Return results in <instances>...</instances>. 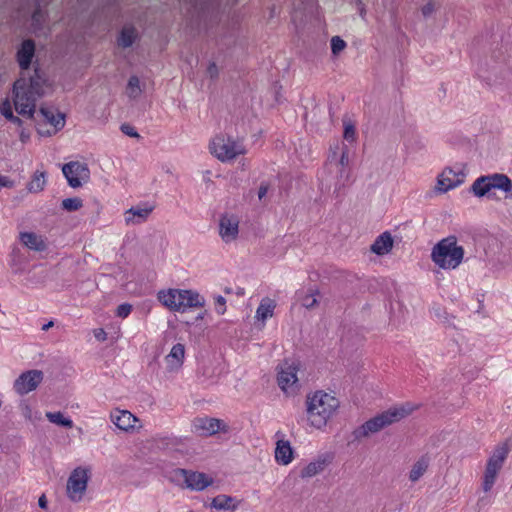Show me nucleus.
<instances>
[{
    "mask_svg": "<svg viewBox=\"0 0 512 512\" xmlns=\"http://www.w3.org/2000/svg\"><path fill=\"white\" fill-rule=\"evenodd\" d=\"M35 51V42L26 39L17 46L15 55L21 69L20 77L13 84L15 110L28 119L34 118L38 100L53 91V82L44 69L35 66L33 72H29L34 63Z\"/></svg>",
    "mask_w": 512,
    "mask_h": 512,
    "instance_id": "nucleus-1",
    "label": "nucleus"
},
{
    "mask_svg": "<svg viewBox=\"0 0 512 512\" xmlns=\"http://www.w3.org/2000/svg\"><path fill=\"white\" fill-rule=\"evenodd\" d=\"M305 420L309 428L324 431L340 408V400L332 392L315 390L305 397Z\"/></svg>",
    "mask_w": 512,
    "mask_h": 512,
    "instance_id": "nucleus-2",
    "label": "nucleus"
},
{
    "mask_svg": "<svg viewBox=\"0 0 512 512\" xmlns=\"http://www.w3.org/2000/svg\"><path fill=\"white\" fill-rule=\"evenodd\" d=\"M413 411L414 407L408 403L392 406L357 427L353 432L354 438L356 440L367 439L386 427L405 419Z\"/></svg>",
    "mask_w": 512,
    "mask_h": 512,
    "instance_id": "nucleus-3",
    "label": "nucleus"
},
{
    "mask_svg": "<svg viewBox=\"0 0 512 512\" xmlns=\"http://www.w3.org/2000/svg\"><path fill=\"white\" fill-rule=\"evenodd\" d=\"M156 298L161 305L173 312H185L205 305V298L192 289H161L157 292Z\"/></svg>",
    "mask_w": 512,
    "mask_h": 512,
    "instance_id": "nucleus-4",
    "label": "nucleus"
},
{
    "mask_svg": "<svg viewBox=\"0 0 512 512\" xmlns=\"http://www.w3.org/2000/svg\"><path fill=\"white\" fill-rule=\"evenodd\" d=\"M464 249L458 244L455 236L440 240L431 251V259L439 268L454 270L463 261Z\"/></svg>",
    "mask_w": 512,
    "mask_h": 512,
    "instance_id": "nucleus-5",
    "label": "nucleus"
},
{
    "mask_svg": "<svg viewBox=\"0 0 512 512\" xmlns=\"http://www.w3.org/2000/svg\"><path fill=\"white\" fill-rule=\"evenodd\" d=\"M208 149L211 155L222 163L232 162L247 152L240 139L225 133L215 135L210 140Z\"/></svg>",
    "mask_w": 512,
    "mask_h": 512,
    "instance_id": "nucleus-6",
    "label": "nucleus"
},
{
    "mask_svg": "<svg viewBox=\"0 0 512 512\" xmlns=\"http://www.w3.org/2000/svg\"><path fill=\"white\" fill-rule=\"evenodd\" d=\"M492 189L503 192L505 199L512 198V180L506 174L494 173L481 176L471 186L472 193L478 198L489 196Z\"/></svg>",
    "mask_w": 512,
    "mask_h": 512,
    "instance_id": "nucleus-7",
    "label": "nucleus"
},
{
    "mask_svg": "<svg viewBox=\"0 0 512 512\" xmlns=\"http://www.w3.org/2000/svg\"><path fill=\"white\" fill-rule=\"evenodd\" d=\"M299 369L300 363L295 360H285L276 368L277 385L287 397L296 396L301 389Z\"/></svg>",
    "mask_w": 512,
    "mask_h": 512,
    "instance_id": "nucleus-8",
    "label": "nucleus"
},
{
    "mask_svg": "<svg viewBox=\"0 0 512 512\" xmlns=\"http://www.w3.org/2000/svg\"><path fill=\"white\" fill-rule=\"evenodd\" d=\"M507 456L508 449L500 446L497 447L487 459L481 476V489L484 493L487 494L493 489Z\"/></svg>",
    "mask_w": 512,
    "mask_h": 512,
    "instance_id": "nucleus-9",
    "label": "nucleus"
},
{
    "mask_svg": "<svg viewBox=\"0 0 512 512\" xmlns=\"http://www.w3.org/2000/svg\"><path fill=\"white\" fill-rule=\"evenodd\" d=\"M349 151L345 145L339 143L330 147L327 158V170L330 174H334L337 180L345 181L349 178Z\"/></svg>",
    "mask_w": 512,
    "mask_h": 512,
    "instance_id": "nucleus-10",
    "label": "nucleus"
},
{
    "mask_svg": "<svg viewBox=\"0 0 512 512\" xmlns=\"http://www.w3.org/2000/svg\"><path fill=\"white\" fill-rule=\"evenodd\" d=\"M90 470L85 467L75 468L69 475L66 484V495L74 503L81 502L85 496Z\"/></svg>",
    "mask_w": 512,
    "mask_h": 512,
    "instance_id": "nucleus-11",
    "label": "nucleus"
},
{
    "mask_svg": "<svg viewBox=\"0 0 512 512\" xmlns=\"http://www.w3.org/2000/svg\"><path fill=\"white\" fill-rule=\"evenodd\" d=\"M240 233V217L233 212H224L218 219V234L225 244L235 243Z\"/></svg>",
    "mask_w": 512,
    "mask_h": 512,
    "instance_id": "nucleus-12",
    "label": "nucleus"
},
{
    "mask_svg": "<svg viewBox=\"0 0 512 512\" xmlns=\"http://www.w3.org/2000/svg\"><path fill=\"white\" fill-rule=\"evenodd\" d=\"M192 431L203 437L214 436L218 433H228L229 425L221 419L213 417H196L191 423Z\"/></svg>",
    "mask_w": 512,
    "mask_h": 512,
    "instance_id": "nucleus-13",
    "label": "nucleus"
},
{
    "mask_svg": "<svg viewBox=\"0 0 512 512\" xmlns=\"http://www.w3.org/2000/svg\"><path fill=\"white\" fill-rule=\"evenodd\" d=\"M109 419L124 433L132 434L142 428L140 419L128 410L114 408L109 414Z\"/></svg>",
    "mask_w": 512,
    "mask_h": 512,
    "instance_id": "nucleus-14",
    "label": "nucleus"
},
{
    "mask_svg": "<svg viewBox=\"0 0 512 512\" xmlns=\"http://www.w3.org/2000/svg\"><path fill=\"white\" fill-rule=\"evenodd\" d=\"M44 374L41 370L32 369L21 373L13 383L14 391L20 395H26L35 391L42 383Z\"/></svg>",
    "mask_w": 512,
    "mask_h": 512,
    "instance_id": "nucleus-15",
    "label": "nucleus"
},
{
    "mask_svg": "<svg viewBox=\"0 0 512 512\" xmlns=\"http://www.w3.org/2000/svg\"><path fill=\"white\" fill-rule=\"evenodd\" d=\"M62 172L72 188H79L87 183L90 178V171L85 163L71 161L62 167Z\"/></svg>",
    "mask_w": 512,
    "mask_h": 512,
    "instance_id": "nucleus-16",
    "label": "nucleus"
},
{
    "mask_svg": "<svg viewBox=\"0 0 512 512\" xmlns=\"http://www.w3.org/2000/svg\"><path fill=\"white\" fill-rule=\"evenodd\" d=\"M176 476L190 490L202 491L213 484V478L202 472L179 469Z\"/></svg>",
    "mask_w": 512,
    "mask_h": 512,
    "instance_id": "nucleus-17",
    "label": "nucleus"
},
{
    "mask_svg": "<svg viewBox=\"0 0 512 512\" xmlns=\"http://www.w3.org/2000/svg\"><path fill=\"white\" fill-rule=\"evenodd\" d=\"M464 174L456 172L450 167H446L438 174L434 192L436 194H445L448 191L460 186L463 183Z\"/></svg>",
    "mask_w": 512,
    "mask_h": 512,
    "instance_id": "nucleus-18",
    "label": "nucleus"
},
{
    "mask_svg": "<svg viewBox=\"0 0 512 512\" xmlns=\"http://www.w3.org/2000/svg\"><path fill=\"white\" fill-rule=\"evenodd\" d=\"M44 121L50 124L51 129L43 130L38 128V133L42 136H52L62 130L65 126V115L60 111L42 106L39 110Z\"/></svg>",
    "mask_w": 512,
    "mask_h": 512,
    "instance_id": "nucleus-19",
    "label": "nucleus"
},
{
    "mask_svg": "<svg viewBox=\"0 0 512 512\" xmlns=\"http://www.w3.org/2000/svg\"><path fill=\"white\" fill-rule=\"evenodd\" d=\"M185 355V345L182 343L174 344L164 357L165 371L170 374L178 373L183 367Z\"/></svg>",
    "mask_w": 512,
    "mask_h": 512,
    "instance_id": "nucleus-20",
    "label": "nucleus"
},
{
    "mask_svg": "<svg viewBox=\"0 0 512 512\" xmlns=\"http://www.w3.org/2000/svg\"><path fill=\"white\" fill-rule=\"evenodd\" d=\"M154 210L152 205L133 206L124 212V221L127 226H136L144 223Z\"/></svg>",
    "mask_w": 512,
    "mask_h": 512,
    "instance_id": "nucleus-21",
    "label": "nucleus"
},
{
    "mask_svg": "<svg viewBox=\"0 0 512 512\" xmlns=\"http://www.w3.org/2000/svg\"><path fill=\"white\" fill-rule=\"evenodd\" d=\"M394 246V240L390 232L381 233L370 246V251L378 256L389 254Z\"/></svg>",
    "mask_w": 512,
    "mask_h": 512,
    "instance_id": "nucleus-22",
    "label": "nucleus"
},
{
    "mask_svg": "<svg viewBox=\"0 0 512 512\" xmlns=\"http://www.w3.org/2000/svg\"><path fill=\"white\" fill-rule=\"evenodd\" d=\"M274 457L275 461L283 466H287L293 461L294 451L288 440L281 439L276 442Z\"/></svg>",
    "mask_w": 512,
    "mask_h": 512,
    "instance_id": "nucleus-23",
    "label": "nucleus"
},
{
    "mask_svg": "<svg viewBox=\"0 0 512 512\" xmlns=\"http://www.w3.org/2000/svg\"><path fill=\"white\" fill-rule=\"evenodd\" d=\"M19 240L26 248L36 252H42L47 248L45 238L34 232H21Z\"/></svg>",
    "mask_w": 512,
    "mask_h": 512,
    "instance_id": "nucleus-24",
    "label": "nucleus"
},
{
    "mask_svg": "<svg viewBox=\"0 0 512 512\" xmlns=\"http://www.w3.org/2000/svg\"><path fill=\"white\" fill-rule=\"evenodd\" d=\"M275 308H276L275 300H273L269 297H264L261 299L260 304H259L258 308L256 309L255 319L262 323V327L264 326L265 321L267 319H270L273 317Z\"/></svg>",
    "mask_w": 512,
    "mask_h": 512,
    "instance_id": "nucleus-25",
    "label": "nucleus"
},
{
    "mask_svg": "<svg viewBox=\"0 0 512 512\" xmlns=\"http://www.w3.org/2000/svg\"><path fill=\"white\" fill-rule=\"evenodd\" d=\"M328 462L324 458H318L308 463L300 472L303 479L312 478L324 471Z\"/></svg>",
    "mask_w": 512,
    "mask_h": 512,
    "instance_id": "nucleus-26",
    "label": "nucleus"
},
{
    "mask_svg": "<svg viewBox=\"0 0 512 512\" xmlns=\"http://www.w3.org/2000/svg\"><path fill=\"white\" fill-rule=\"evenodd\" d=\"M138 37L137 31L132 26H125L118 37V45L122 48L131 47Z\"/></svg>",
    "mask_w": 512,
    "mask_h": 512,
    "instance_id": "nucleus-27",
    "label": "nucleus"
},
{
    "mask_svg": "<svg viewBox=\"0 0 512 512\" xmlns=\"http://www.w3.org/2000/svg\"><path fill=\"white\" fill-rule=\"evenodd\" d=\"M429 462L426 458H420L411 467L408 478L412 483H416L427 472Z\"/></svg>",
    "mask_w": 512,
    "mask_h": 512,
    "instance_id": "nucleus-28",
    "label": "nucleus"
},
{
    "mask_svg": "<svg viewBox=\"0 0 512 512\" xmlns=\"http://www.w3.org/2000/svg\"><path fill=\"white\" fill-rule=\"evenodd\" d=\"M211 507L216 510H235L237 505L232 497L221 494L212 499Z\"/></svg>",
    "mask_w": 512,
    "mask_h": 512,
    "instance_id": "nucleus-29",
    "label": "nucleus"
},
{
    "mask_svg": "<svg viewBox=\"0 0 512 512\" xmlns=\"http://www.w3.org/2000/svg\"><path fill=\"white\" fill-rule=\"evenodd\" d=\"M46 185V178L44 172L36 171L31 180L27 184V191L29 193H39Z\"/></svg>",
    "mask_w": 512,
    "mask_h": 512,
    "instance_id": "nucleus-30",
    "label": "nucleus"
},
{
    "mask_svg": "<svg viewBox=\"0 0 512 512\" xmlns=\"http://www.w3.org/2000/svg\"><path fill=\"white\" fill-rule=\"evenodd\" d=\"M143 89L140 84V79L133 75L129 78L126 86V94L130 99H137L141 96Z\"/></svg>",
    "mask_w": 512,
    "mask_h": 512,
    "instance_id": "nucleus-31",
    "label": "nucleus"
},
{
    "mask_svg": "<svg viewBox=\"0 0 512 512\" xmlns=\"http://www.w3.org/2000/svg\"><path fill=\"white\" fill-rule=\"evenodd\" d=\"M320 293L317 289H310L305 295L301 298V305L308 309H315L319 304Z\"/></svg>",
    "mask_w": 512,
    "mask_h": 512,
    "instance_id": "nucleus-32",
    "label": "nucleus"
},
{
    "mask_svg": "<svg viewBox=\"0 0 512 512\" xmlns=\"http://www.w3.org/2000/svg\"><path fill=\"white\" fill-rule=\"evenodd\" d=\"M47 419L56 425L71 428L73 426V422L71 419L64 416L62 412H47Z\"/></svg>",
    "mask_w": 512,
    "mask_h": 512,
    "instance_id": "nucleus-33",
    "label": "nucleus"
},
{
    "mask_svg": "<svg viewBox=\"0 0 512 512\" xmlns=\"http://www.w3.org/2000/svg\"><path fill=\"white\" fill-rule=\"evenodd\" d=\"M61 206L68 212L78 211L83 207V201L79 197L66 198L62 200Z\"/></svg>",
    "mask_w": 512,
    "mask_h": 512,
    "instance_id": "nucleus-34",
    "label": "nucleus"
},
{
    "mask_svg": "<svg viewBox=\"0 0 512 512\" xmlns=\"http://www.w3.org/2000/svg\"><path fill=\"white\" fill-rule=\"evenodd\" d=\"M330 43L331 51L334 56L339 55L346 48V42L339 36H333Z\"/></svg>",
    "mask_w": 512,
    "mask_h": 512,
    "instance_id": "nucleus-35",
    "label": "nucleus"
},
{
    "mask_svg": "<svg viewBox=\"0 0 512 512\" xmlns=\"http://www.w3.org/2000/svg\"><path fill=\"white\" fill-rule=\"evenodd\" d=\"M14 100L12 102L9 98H5L0 102V114L6 119L7 117H11L13 114Z\"/></svg>",
    "mask_w": 512,
    "mask_h": 512,
    "instance_id": "nucleus-36",
    "label": "nucleus"
},
{
    "mask_svg": "<svg viewBox=\"0 0 512 512\" xmlns=\"http://www.w3.org/2000/svg\"><path fill=\"white\" fill-rule=\"evenodd\" d=\"M344 138L348 141H355L356 139V131H355V127L353 124L351 123H345L344 125V134H343Z\"/></svg>",
    "mask_w": 512,
    "mask_h": 512,
    "instance_id": "nucleus-37",
    "label": "nucleus"
},
{
    "mask_svg": "<svg viewBox=\"0 0 512 512\" xmlns=\"http://www.w3.org/2000/svg\"><path fill=\"white\" fill-rule=\"evenodd\" d=\"M215 310L219 315L226 312V299L223 296L219 295L215 298Z\"/></svg>",
    "mask_w": 512,
    "mask_h": 512,
    "instance_id": "nucleus-38",
    "label": "nucleus"
},
{
    "mask_svg": "<svg viewBox=\"0 0 512 512\" xmlns=\"http://www.w3.org/2000/svg\"><path fill=\"white\" fill-rule=\"evenodd\" d=\"M132 311V306L128 303L121 304L117 307L116 315L120 318H126Z\"/></svg>",
    "mask_w": 512,
    "mask_h": 512,
    "instance_id": "nucleus-39",
    "label": "nucleus"
},
{
    "mask_svg": "<svg viewBox=\"0 0 512 512\" xmlns=\"http://www.w3.org/2000/svg\"><path fill=\"white\" fill-rule=\"evenodd\" d=\"M15 185H16V183L13 179H11L7 175H3L2 173H0V187L1 188L12 189L15 187Z\"/></svg>",
    "mask_w": 512,
    "mask_h": 512,
    "instance_id": "nucleus-40",
    "label": "nucleus"
},
{
    "mask_svg": "<svg viewBox=\"0 0 512 512\" xmlns=\"http://www.w3.org/2000/svg\"><path fill=\"white\" fill-rule=\"evenodd\" d=\"M93 335L96 340L104 342L107 340V333L103 328H97L93 330Z\"/></svg>",
    "mask_w": 512,
    "mask_h": 512,
    "instance_id": "nucleus-41",
    "label": "nucleus"
},
{
    "mask_svg": "<svg viewBox=\"0 0 512 512\" xmlns=\"http://www.w3.org/2000/svg\"><path fill=\"white\" fill-rule=\"evenodd\" d=\"M121 130L123 133L130 137H139V134L135 131V129L129 125H122Z\"/></svg>",
    "mask_w": 512,
    "mask_h": 512,
    "instance_id": "nucleus-42",
    "label": "nucleus"
},
{
    "mask_svg": "<svg viewBox=\"0 0 512 512\" xmlns=\"http://www.w3.org/2000/svg\"><path fill=\"white\" fill-rule=\"evenodd\" d=\"M436 7L434 3H427L422 7V13L424 16H429L435 11Z\"/></svg>",
    "mask_w": 512,
    "mask_h": 512,
    "instance_id": "nucleus-43",
    "label": "nucleus"
},
{
    "mask_svg": "<svg viewBox=\"0 0 512 512\" xmlns=\"http://www.w3.org/2000/svg\"><path fill=\"white\" fill-rule=\"evenodd\" d=\"M207 72L210 75V77H216L218 75V68L216 64H210L207 68Z\"/></svg>",
    "mask_w": 512,
    "mask_h": 512,
    "instance_id": "nucleus-44",
    "label": "nucleus"
},
{
    "mask_svg": "<svg viewBox=\"0 0 512 512\" xmlns=\"http://www.w3.org/2000/svg\"><path fill=\"white\" fill-rule=\"evenodd\" d=\"M7 120L11 121L13 124L17 126H22L23 121L18 116H15L14 113L11 115V117H7Z\"/></svg>",
    "mask_w": 512,
    "mask_h": 512,
    "instance_id": "nucleus-45",
    "label": "nucleus"
},
{
    "mask_svg": "<svg viewBox=\"0 0 512 512\" xmlns=\"http://www.w3.org/2000/svg\"><path fill=\"white\" fill-rule=\"evenodd\" d=\"M22 409H23V414H24V416H25L26 418H28V419H31V413H32V409H31V407H30L29 405H27V404H26V405H24V406H23V408H22Z\"/></svg>",
    "mask_w": 512,
    "mask_h": 512,
    "instance_id": "nucleus-46",
    "label": "nucleus"
},
{
    "mask_svg": "<svg viewBox=\"0 0 512 512\" xmlns=\"http://www.w3.org/2000/svg\"><path fill=\"white\" fill-rule=\"evenodd\" d=\"M267 190H268L267 186H265V185L260 186L259 191H258L259 199H262L266 195Z\"/></svg>",
    "mask_w": 512,
    "mask_h": 512,
    "instance_id": "nucleus-47",
    "label": "nucleus"
},
{
    "mask_svg": "<svg viewBox=\"0 0 512 512\" xmlns=\"http://www.w3.org/2000/svg\"><path fill=\"white\" fill-rule=\"evenodd\" d=\"M38 504L41 508H45L46 505H47V501H46V498L44 495H42L39 500H38Z\"/></svg>",
    "mask_w": 512,
    "mask_h": 512,
    "instance_id": "nucleus-48",
    "label": "nucleus"
},
{
    "mask_svg": "<svg viewBox=\"0 0 512 512\" xmlns=\"http://www.w3.org/2000/svg\"><path fill=\"white\" fill-rule=\"evenodd\" d=\"M28 138H29V135L26 134L24 131H22L20 133V140H21V142L25 143L28 140Z\"/></svg>",
    "mask_w": 512,
    "mask_h": 512,
    "instance_id": "nucleus-49",
    "label": "nucleus"
},
{
    "mask_svg": "<svg viewBox=\"0 0 512 512\" xmlns=\"http://www.w3.org/2000/svg\"><path fill=\"white\" fill-rule=\"evenodd\" d=\"M54 325L53 321L48 322L47 324L43 325L42 330L46 331L49 328H51Z\"/></svg>",
    "mask_w": 512,
    "mask_h": 512,
    "instance_id": "nucleus-50",
    "label": "nucleus"
},
{
    "mask_svg": "<svg viewBox=\"0 0 512 512\" xmlns=\"http://www.w3.org/2000/svg\"><path fill=\"white\" fill-rule=\"evenodd\" d=\"M204 317H205V312H203V313L199 314V315L196 317V320H202V319H204Z\"/></svg>",
    "mask_w": 512,
    "mask_h": 512,
    "instance_id": "nucleus-51",
    "label": "nucleus"
}]
</instances>
